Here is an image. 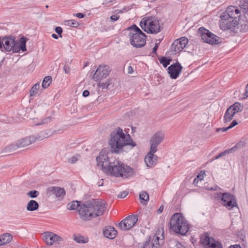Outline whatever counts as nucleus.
Returning a JSON list of instances; mask_svg holds the SVG:
<instances>
[{
  "label": "nucleus",
  "mask_w": 248,
  "mask_h": 248,
  "mask_svg": "<svg viewBox=\"0 0 248 248\" xmlns=\"http://www.w3.org/2000/svg\"><path fill=\"white\" fill-rule=\"evenodd\" d=\"M108 155L101 152L96 157L97 165L104 172L117 177L127 178L133 174L134 170L130 166L110 158Z\"/></svg>",
  "instance_id": "f257e3e1"
},
{
  "label": "nucleus",
  "mask_w": 248,
  "mask_h": 248,
  "mask_svg": "<svg viewBox=\"0 0 248 248\" xmlns=\"http://www.w3.org/2000/svg\"><path fill=\"white\" fill-rule=\"evenodd\" d=\"M109 144L111 151L115 153H120L125 146L129 145L132 147L136 146L129 134H125L120 127L117 128L116 131L111 133Z\"/></svg>",
  "instance_id": "f03ea898"
},
{
  "label": "nucleus",
  "mask_w": 248,
  "mask_h": 248,
  "mask_svg": "<svg viewBox=\"0 0 248 248\" xmlns=\"http://www.w3.org/2000/svg\"><path fill=\"white\" fill-rule=\"evenodd\" d=\"M170 226L172 230L182 235H185L189 229L187 220L181 213H175L170 219Z\"/></svg>",
  "instance_id": "7ed1b4c3"
},
{
  "label": "nucleus",
  "mask_w": 248,
  "mask_h": 248,
  "mask_svg": "<svg viewBox=\"0 0 248 248\" xmlns=\"http://www.w3.org/2000/svg\"><path fill=\"white\" fill-rule=\"evenodd\" d=\"M127 29L130 31L129 37L131 45L138 48L146 44V35L136 25H133Z\"/></svg>",
  "instance_id": "20e7f679"
},
{
  "label": "nucleus",
  "mask_w": 248,
  "mask_h": 248,
  "mask_svg": "<svg viewBox=\"0 0 248 248\" xmlns=\"http://www.w3.org/2000/svg\"><path fill=\"white\" fill-rule=\"evenodd\" d=\"M140 26L148 33L156 34L160 31L159 21L153 16L142 18L140 22Z\"/></svg>",
  "instance_id": "39448f33"
},
{
  "label": "nucleus",
  "mask_w": 248,
  "mask_h": 248,
  "mask_svg": "<svg viewBox=\"0 0 248 248\" xmlns=\"http://www.w3.org/2000/svg\"><path fill=\"white\" fill-rule=\"evenodd\" d=\"M241 7L234 6H230L227 7L226 11L222 13L220 17L221 19H226L229 18L233 21L234 24H238L239 20L242 17V11Z\"/></svg>",
  "instance_id": "423d86ee"
},
{
  "label": "nucleus",
  "mask_w": 248,
  "mask_h": 248,
  "mask_svg": "<svg viewBox=\"0 0 248 248\" xmlns=\"http://www.w3.org/2000/svg\"><path fill=\"white\" fill-rule=\"evenodd\" d=\"M48 137V134L46 132L42 131L37 136L32 135L18 140L16 142V144L12 145V146H16L17 148L25 147L34 142L37 140H42Z\"/></svg>",
  "instance_id": "0eeeda50"
},
{
  "label": "nucleus",
  "mask_w": 248,
  "mask_h": 248,
  "mask_svg": "<svg viewBox=\"0 0 248 248\" xmlns=\"http://www.w3.org/2000/svg\"><path fill=\"white\" fill-rule=\"evenodd\" d=\"M93 213V217L102 215L106 211V202L100 199H93L88 201Z\"/></svg>",
  "instance_id": "6e6552de"
},
{
  "label": "nucleus",
  "mask_w": 248,
  "mask_h": 248,
  "mask_svg": "<svg viewBox=\"0 0 248 248\" xmlns=\"http://www.w3.org/2000/svg\"><path fill=\"white\" fill-rule=\"evenodd\" d=\"M198 32L203 41L210 44H217L220 43V38L204 27H200Z\"/></svg>",
  "instance_id": "1a4fd4ad"
},
{
  "label": "nucleus",
  "mask_w": 248,
  "mask_h": 248,
  "mask_svg": "<svg viewBox=\"0 0 248 248\" xmlns=\"http://www.w3.org/2000/svg\"><path fill=\"white\" fill-rule=\"evenodd\" d=\"M216 197L220 199L222 202V204L228 210L232 209L234 207H237V204L234 196L229 193H217Z\"/></svg>",
  "instance_id": "9d476101"
},
{
  "label": "nucleus",
  "mask_w": 248,
  "mask_h": 248,
  "mask_svg": "<svg viewBox=\"0 0 248 248\" xmlns=\"http://www.w3.org/2000/svg\"><path fill=\"white\" fill-rule=\"evenodd\" d=\"M200 242L204 248H223L221 242L208 235H202Z\"/></svg>",
  "instance_id": "9b49d317"
},
{
  "label": "nucleus",
  "mask_w": 248,
  "mask_h": 248,
  "mask_svg": "<svg viewBox=\"0 0 248 248\" xmlns=\"http://www.w3.org/2000/svg\"><path fill=\"white\" fill-rule=\"evenodd\" d=\"M138 220L137 215H130L121 221L119 223L118 226L122 230H128L135 226Z\"/></svg>",
  "instance_id": "f8f14e48"
},
{
  "label": "nucleus",
  "mask_w": 248,
  "mask_h": 248,
  "mask_svg": "<svg viewBox=\"0 0 248 248\" xmlns=\"http://www.w3.org/2000/svg\"><path fill=\"white\" fill-rule=\"evenodd\" d=\"M43 240L47 245L49 246L60 244L63 241L62 237L51 232H46L44 233Z\"/></svg>",
  "instance_id": "ddd939ff"
},
{
  "label": "nucleus",
  "mask_w": 248,
  "mask_h": 248,
  "mask_svg": "<svg viewBox=\"0 0 248 248\" xmlns=\"http://www.w3.org/2000/svg\"><path fill=\"white\" fill-rule=\"evenodd\" d=\"M1 45L2 49L1 50L2 52H10L12 51L13 52L15 53V46L16 45L15 38L9 36L2 38Z\"/></svg>",
  "instance_id": "4468645a"
},
{
  "label": "nucleus",
  "mask_w": 248,
  "mask_h": 248,
  "mask_svg": "<svg viewBox=\"0 0 248 248\" xmlns=\"http://www.w3.org/2000/svg\"><path fill=\"white\" fill-rule=\"evenodd\" d=\"M110 71L109 67L108 65H100L94 73L93 78L94 81H97L107 77Z\"/></svg>",
  "instance_id": "2eb2a0df"
},
{
  "label": "nucleus",
  "mask_w": 248,
  "mask_h": 248,
  "mask_svg": "<svg viewBox=\"0 0 248 248\" xmlns=\"http://www.w3.org/2000/svg\"><path fill=\"white\" fill-rule=\"evenodd\" d=\"M91 210L89 202L82 205L78 210L80 218L84 220H89L93 218V213Z\"/></svg>",
  "instance_id": "dca6fc26"
},
{
  "label": "nucleus",
  "mask_w": 248,
  "mask_h": 248,
  "mask_svg": "<svg viewBox=\"0 0 248 248\" xmlns=\"http://www.w3.org/2000/svg\"><path fill=\"white\" fill-rule=\"evenodd\" d=\"M188 42V39L186 37H182L175 40L171 46V49L175 53L180 52L186 46Z\"/></svg>",
  "instance_id": "f3484780"
},
{
  "label": "nucleus",
  "mask_w": 248,
  "mask_h": 248,
  "mask_svg": "<svg viewBox=\"0 0 248 248\" xmlns=\"http://www.w3.org/2000/svg\"><path fill=\"white\" fill-rule=\"evenodd\" d=\"M164 138V134L162 132H157L153 136L150 140L152 152H156L158 145L161 142Z\"/></svg>",
  "instance_id": "a211bd4d"
},
{
  "label": "nucleus",
  "mask_w": 248,
  "mask_h": 248,
  "mask_svg": "<svg viewBox=\"0 0 248 248\" xmlns=\"http://www.w3.org/2000/svg\"><path fill=\"white\" fill-rule=\"evenodd\" d=\"M182 66L179 63L170 65L168 68V73L172 79H176L182 72Z\"/></svg>",
  "instance_id": "6ab92c4d"
},
{
  "label": "nucleus",
  "mask_w": 248,
  "mask_h": 248,
  "mask_svg": "<svg viewBox=\"0 0 248 248\" xmlns=\"http://www.w3.org/2000/svg\"><path fill=\"white\" fill-rule=\"evenodd\" d=\"M47 192L50 195H55L56 198L62 199L65 194V191L63 188L58 186H50L47 189Z\"/></svg>",
  "instance_id": "aec40b11"
},
{
  "label": "nucleus",
  "mask_w": 248,
  "mask_h": 248,
  "mask_svg": "<svg viewBox=\"0 0 248 248\" xmlns=\"http://www.w3.org/2000/svg\"><path fill=\"white\" fill-rule=\"evenodd\" d=\"M164 232L158 231L154 236L152 248H160L164 243Z\"/></svg>",
  "instance_id": "412c9836"
},
{
  "label": "nucleus",
  "mask_w": 248,
  "mask_h": 248,
  "mask_svg": "<svg viewBox=\"0 0 248 248\" xmlns=\"http://www.w3.org/2000/svg\"><path fill=\"white\" fill-rule=\"evenodd\" d=\"M155 153L152 152V150L150 149L149 153L145 156L144 161L147 166L152 167L156 163L157 156L154 155Z\"/></svg>",
  "instance_id": "4be33fe9"
},
{
  "label": "nucleus",
  "mask_w": 248,
  "mask_h": 248,
  "mask_svg": "<svg viewBox=\"0 0 248 248\" xmlns=\"http://www.w3.org/2000/svg\"><path fill=\"white\" fill-rule=\"evenodd\" d=\"M233 23V21L232 20L227 18L226 19H222V21L219 22V26L223 30H231L237 25Z\"/></svg>",
  "instance_id": "5701e85b"
},
{
  "label": "nucleus",
  "mask_w": 248,
  "mask_h": 248,
  "mask_svg": "<svg viewBox=\"0 0 248 248\" xmlns=\"http://www.w3.org/2000/svg\"><path fill=\"white\" fill-rule=\"evenodd\" d=\"M27 39L25 37H22L20 38L19 42L16 41V45L15 46V53H18L20 50L23 52L26 51V43Z\"/></svg>",
  "instance_id": "b1692460"
},
{
  "label": "nucleus",
  "mask_w": 248,
  "mask_h": 248,
  "mask_svg": "<svg viewBox=\"0 0 248 248\" xmlns=\"http://www.w3.org/2000/svg\"><path fill=\"white\" fill-rule=\"evenodd\" d=\"M117 231L111 226H107L105 228L103 233L104 236L109 239H112L115 237L117 235Z\"/></svg>",
  "instance_id": "393cba45"
},
{
  "label": "nucleus",
  "mask_w": 248,
  "mask_h": 248,
  "mask_svg": "<svg viewBox=\"0 0 248 248\" xmlns=\"http://www.w3.org/2000/svg\"><path fill=\"white\" fill-rule=\"evenodd\" d=\"M238 28L242 31L245 32L248 30V21L241 17L238 22Z\"/></svg>",
  "instance_id": "a878e982"
},
{
  "label": "nucleus",
  "mask_w": 248,
  "mask_h": 248,
  "mask_svg": "<svg viewBox=\"0 0 248 248\" xmlns=\"http://www.w3.org/2000/svg\"><path fill=\"white\" fill-rule=\"evenodd\" d=\"M12 236L8 233H5L0 236V246L6 244L12 241Z\"/></svg>",
  "instance_id": "bb28decb"
},
{
  "label": "nucleus",
  "mask_w": 248,
  "mask_h": 248,
  "mask_svg": "<svg viewBox=\"0 0 248 248\" xmlns=\"http://www.w3.org/2000/svg\"><path fill=\"white\" fill-rule=\"evenodd\" d=\"M73 240L78 243L85 244L89 241L88 238L80 234H74Z\"/></svg>",
  "instance_id": "cd10ccee"
},
{
  "label": "nucleus",
  "mask_w": 248,
  "mask_h": 248,
  "mask_svg": "<svg viewBox=\"0 0 248 248\" xmlns=\"http://www.w3.org/2000/svg\"><path fill=\"white\" fill-rule=\"evenodd\" d=\"M39 207L38 202L34 200H31L27 206V210L30 211H33L37 210Z\"/></svg>",
  "instance_id": "c85d7f7f"
},
{
  "label": "nucleus",
  "mask_w": 248,
  "mask_h": 248,
  "mask_svg": "<svg viewBox=\"0 0 248 248\" xmlns=\"http://www.w3.org/2000/svg\"><path fill=\"white\" fill-rule=\"evenodd\" d=\"M229 109H232L236 113L241 112L243 109V105L238 102H235L233 105H231L229 108Z\"/></svg>",
  "instance_id": "c756f323"
},
{
  "label": "nucleus",
  "mask_w": 248,
  "mask_h": 248,
  "mask_svg": "<svg viewBox=\"0 0 248 248\" xmlns=\"http://www.w3.org/2000/svg\"><path fill=\"white\" fill-rule=\"evenodd\" d=\"M139 198L141 203H145V202H148L149 200V194L146 191H142L140 193V194Z\"/></svg>",
  "instance_id": "7c9ffc66"
},
{
  "label": "nucleus",
  "mask_w": 248,
  "mask_h": 248,
  "mask_svg": "<svg viewBox=\"0 0 248 248\" xmlns=\"http://www.w3.org/2000/svg\"><path fill=\"white\" fill-rule=\"evenodd\" d=\"M52 78L50 76L46 77L43 81L42 86L43 88H47L51 83Z\"/></svg>",
  "instance_id": "2f4dec72"
},
{
  "label": "nucleus",
  "mask_w": 248,
  "mask_h": 248,
  "mask_svg": "<svg viewBox=\"0 0 248 248\" xmlns=\"http://www.w3.org/2000/svg\"><path fill=\"white\" fill-rule=\"evenodd\" d=\"M64 25L70 27L76 28L79 26V23L74 20H67L64 22Z\"/></svg>",
  "instance_id": "473e14b6"
},
{
  "label": "nucleus",
  "mask_w": 248,
  "mask_h": 248,
  "mask_svg": "<svg viewBox=\"0 0 248 248\" xmlns=\"http://www.w3.org/2000/svg\"><path fill=\"white\" fill-rule=\"evenodd\" d=\"M80 206V203L79 202L76 201H73L70 202L67 205V209L70 210H73L76 209L78 207Z\"/></svg>",
  "instance_id": "72a5a7b5"
},
{
  "label": "nucleus",
  "mask_w": 248,
  "mask_h": 248,
  "mask_svg": "<svg viewBox=\"0 0 248 248\" xmlns=\"http://www.w3.org/2000/svg\"><path fill=\"white\" fill-rule=\"evenodd\" d=\"M170 248H186L184 246L176 240H173L170 242Z\"/></svg>",
  "instance_id": "f704fd0d"
},
{
  "label": "nucleus",
  "mask_w": 248,
  "mask_h": 248,
  "mask_svg": "<svg viewBox=\"0 0 248 248\" xmlns=\"http://www.w3.org/2000/svg\"><path fill=\"white\" fill-rule=\"evenodd\" d=\"M235 148V147H234L231 149H230V150H225V151L222 152V153H220L219 155H217L214 158L212 159L211 160V161L214 160H215V159H217L224 155H226L228 154H229L230 153H232V151L234 150V149Z\"/></svg>",
  "instance_id": "c9c22d12"
},
{
  "label": "nucleus",
  "mask_w": 248,
  "mask_h": 248,
  "mask_svg": "<svg viewBox=\"0 0 248 248\" xmlns=\"http://www.w3.org/2000/svg\"><path fill=\"white\" fill-rule=\"evenodd\" d=\"M231 109H229L227 108V110L226 111L224 116V123H228L230 122L232 119L233 117L232 116V115L229 113L230 110Z\"/></svg>",
  "instance_id": "e433bc0d"
},
{
  "label": "nucleus",
  "mask_w": 248,
  "mask_h": 248,
  "mask_svg": "<svg viewBox=\"0 0 248 248\" xmlns=\"http://www.w3.org/2000/svg\"><path fill=\"white\" fill-rule=\"evenodd\" d=\"M40 87V85L36 83L33 85L30 91V96H33L37 93V90Z\"/></svg>",
  "instance_id": "4c0bfd02"
},
{
  "label": "nucleus",
  "mask_w": 248,
  "mask_h": 248,
  "mask_svg": "<svg viewBox=\"0 0 248 248\" xmlns=\"http://www.w3.org/2000/svg\"><path fill=\"white\" fill-rule=\"evenodd\" d=\"M170 59H168L166 57H163L159 59L160 62L163 65V66L166 68L170 63Z\"/></svg>",
  "instance_id": "58836bf2"
},
{
  "label": "nucleus",
  "mask_w": 248,
  "mask_h": 248,
  "mask_svg": "<svg viewBox=\"0 0 248 248\" xmlns=\"http://www.w3.org/2000/svg\"><path fill=\"white\" fill-rule=\"evenodd\" d=\"M242 9L245 10V12L248 15V0H243V2L241 4Z\"/></svg>",
  "instance_id": "ea45409f"
},
{
  "label": "nucleus",
  "mask_w": 248,
  "mask_h": 248,
  "mask_svg": "<svg viewBox=\"0 0 248 248\" xmlns=\"http://www.w3.org/2000/svg\"><path fill=\"white\" fill-rule=\"evenodd\" d=\"M38 195L39 192L36 190L31 191L28 193V195L32 198H36Z\"/></svg>",
  "instance_id": "a19ab883"
},
{
  "label": "nucleus",
  "mask_w": 248,
  "mask_h": 248,
  "mask_svg": "<svg viewBox=\"0 0 248 248\" xmlns=\"http://www.w3.org/2000/svg\"><path fill=\"white\" fill-rule=\"evenodd\" d=\"M51 120L52 118L50 116H48L46 118L42 119L41 122L40 123H39L38 125L48 124L51 122Z\"/></svg>",
  "instance_id": "79ce46f5"
},
{
  "label": "nucleus",
  "mask_w": 248,
  "mask_h": 248,
  "mask_svg": "<svg viewBox=\"0 0 248 248\" xmlns=\"http://www.w3.org/2000/svg\"><path fill=\"white\" fill-rule=\"evenodd\" d=\"M109 85V84L108 82H102L98 84V86L102 87L103 89H107Z\"/></svg>",
  "instance_id": "37998d69"
},
{
  "label": "nucleus",
  "mask_w": 248,
  "mask_h": 248,
  "mask_svg": "<svg viewBox=\"0 0 248 248\" xmlns=\"http://www.w3.org/2000/svg\"><path fill=\"white\" fill-rule=\"evenodd\" d=\"M150 243V239H148V240H146L143 245L140 246V244H139V248H146L147 247Z\"/></svg>",
  "instance_id": "c03bdc74"
},
{
  "label": "nucleus",
  "mask_w": 248,
  "mask_h": 248,
  "mask_svg": "<svg viewBox=\"0 0 248 248\" xmlns=\"http://www.w3.org/2000/svg\"><path fill=\"white\" fill-rule=\"evenodd\" d=\"M55 31L60 36V37H62V29L60 27H57L55 28Z\"/></svg>",
  "instance_id": "a18cd8bd"
},
{
  "label": "nucleus",
  "mask_w": 248,
  "mask_h": 248,
  "mask_svg": "<svg viewBox=\"0 0 248 248\" xmlns=\"http://www.w3.org/2000/svg\"><path fill=\"white\" fill-rule=\"evenodd\" d=\"M159 45V43H156L154 47L152 49V53L155 54H156V51L158 49V46Z\"/></svg>",
  "instance_id": "49530a36"
},
{
  "label": "nucleus",
  "mask_w": 248,
  "mask_h": 248,
  "mask_svg": "<svg viewBox=\"0 0 248 248\" xmlns=\"http://www.w3.org/2000/svg\"><path fill=\"white\" fill-rule=\"evenodd\" d=\"M128 194L126 191H123L120 194L118 195V197L120 198H124Z\"/></svg>",
  "instance_id": "de8ad7c7"
},
{
  "label": "nucleus",
  "mask_w": 248,
  "mask_h": 248,
  "mask_svg": "<svg viewBox=\"0 0 248 248\" xmlns=\"http://www.w3.org/2000/svg\"><path fill=\"white\" fill-rule=\"evenodd\" d=\"M63 70L65 73L69 74L70 71V68L68 65H65L63 66Z\"/></svg>",
  "instance_id": "09e8293b"
},
{
  "label": "nucleus",
  "mask_w": 248,
  "mask_h": 248,
  "mask_svg": "<svg viewBox=\"0 0 248 248\" xmlns=\"http://www.w3.org/2000/svg\"><path fill=\"white\" fill-rule=\"evenodd\" d=\"M119 18V16L117 15H112L110 16V18L111 21H117Z\"/></svg>",
  "instance_id": "8fccbe9b"
},
{
  "label": "nucleus",
  "mask_w": 248,
  "mask_h": 248,
  "mask_svg": "<svg viewBox=\"0 0 248 248\" xmlns=\"http://www.w3.org/2000/svg\"><path fill=\"white\" fill-rule=\"evenodd\" d=\"M238 124V123L236 122V120H233L230 124V125L229 126V128L231 129L234 127V126Z\"/></svg>",
  "instance_id": "3c124183"
},
{
  "label": "nucleus",
  "mask_w": 248,
  "mask_h": 248,
  "mask_svg": "<svg viewBox=\"0 0 248 248\" xmlns=\"http://www.w3.org/2000/svg\"><path fill=\"white\" fill-rule=\"evenodd\" d=\"M229 129H230V128H229V126H228L227 127H223L222 128H217V131L218 132V131H221L222 132H226V131H227Z\"/></svg>",
  "instance_id": "603ef678"
},
{
  "label": "nucleus",
  "mask_w": 248,
  "mask_h": 248,
  "mask_svg": "<svg viewBox=\"0 0 248 248\" xmlns=\"http://www.w3.org/2000/svg\"><path fill=\"white\" fill-rule=\"evenodd\" d=\"M134 69L131 66H129L127 69V73L129 74H131L133 73Z\"/></svg>",
  "instance_id": "864d4df0"
},
{
  "label": "nucleus",
  "mask_w": 248,
  "mask_h": 248,
  "mask_svg": "<svg viewBox=\"0 0 248 248\" xmlns=\"http://www.w3.org/2000/svg\"><path fill=\"white\" fill-rule=\"evenodd\" d=\"M202 176L198 175L196 178L194 179L193 183L195 184L196 183H198L199 180H202Z\"/></svg>",
  "instance_id": "5fc2aeb1"
},
{
  "label": "nucleus",
  "mask_w": 248,
  "mask_h": 248,
  "mask_svg": "<svg viewBox=\"0 0 248 248\" xmlns=\"http://www.w3.org/2000/svg\"><path fill=\"white\" fill-rule=\"evenodd\" d=\"M77 161V158L76 156H73L69 159V162L71 163H75Z\"/></svg>",
  "instance_id": "6e6d98bb"
},
{
  "label": "nucleus",
  "mask_w": 248,
  "mask_h": 248,
  "mask_svg": "<svg viewBox=\"0 0 248 248\" xmlns=\"http://www.w3.org/2000/svg\"><path fill=\"white\" fill-rule=\"evenodd\" d=\"M90 93L88 90H85L82 93V95L84 97H87L89 95Z\"/></svg>",
  "instance_id": "4d7b16f0"
},
{
  "label": "nucleus",
  "mask_w": 248,
  "mask_h": 248,
  "mask_svg": "<svg viewBox=\"0 0 248 248\" xmlns=\"http://www.w3.org/2000/svg\"><path fill=\"white\" fill-rule=\"evenodd\" d=\"M76 16L79 18H82L84 17V15L82 13H78L76 14Z\"/></svg>",
  "instance_id": "13d9d810"
},
{
  "label": "nucleus",
  "mask_w": 248,
  "mask_h": 248,
  "mask_svg": "<svg viewBox=\"0 0 248 248\" xmlns=\"http://www.w3.org/2000/svg\"><path fill=\"white\" fill-rule=\"evenodd\" d=\"M164 209V206L163 205H161L158 210L157 211V214H160L162 212L163 210Z\"/></svg>",
  "instance_id": "bf43d9fd"
},
{
  "label": "nucleus",
  "mask_w": 248,
  "mask_h": 248,
  "mask_svg": "<svg viewBox=\"0 0 248 248\" xmlns=\"http://www.w3.org/2000/svg\"><path fill=\"white\" fill-rule=\"evenodd\" d=\"M229 248H241V246L239 245H233L231 246Z\"/></svg>",
  "instance_id": "052dcab7"
},
{
  "label": "nucleus",
  "mask_w": 248,
  "mask_h": 248,
  "mask_svg": "<svg viewBox=\"0 0 248 248\" xmlns=\"http://www.w3.org/2000/svg\"><path fill=\"white\" fill-rule=\"evenodd\" d=\"M245 95H246V96L247 97H248V84L247 85V86L246 87Z\"/></svg>",
  "instance_id": "680f3d73"
},
{
  "label": "nucleus",
  "mask_w": 248,
  "mask_h": 248,
  "mask_svg": "<svg viewBox=\"0 0 248 248\" xmlns=\"http://www.w3.org/2000/svg\"><path fill=\"white\" fill-rule=\"evenodd\" d=\"M112 1V0H109V1H108L107 0H105L103 2V4H108V3L111 2Z\"/></svg>",
  "instance_id": "e2e57ef3"
},
{
  "label": "nucleus",
  "mask_w": 248,
  "mask_h": 248,
  "mask_svg": "<svg viewBox=\"0 0 248 248\" xmlns=\"http://www.w3.org/2000/svg\"><path fill=\"white\" fill-rule=\"evenodd\" d=\"M229 113L232 115V117H233L234 114H236V113L232 109L230 110Z\"/></svg>",
  "instance_id": "0e129e2a"
},
{
  "label": "nucleus",
  "mask_w": 248,
  "mask_h": 248,
  "mask_svg": "<svg viewBox=\"0 0 248 248\" xmlns=\"http://www.w3.org/2000/svg\"><path fill=\"white\" fill-rule=\"evenodd\" d=\"M52 37L55 39H58V36L57 35H56V34H52Z\"/></svg>",
  "instance_id": "69168bd1"
},
{
  "label": "nucleus",
  "mask_w": 248,
  "mask_h": 248,
  "mask_svg": "<svg viewBox=\"0 0 248 248\" xmlns=\"http://www.w3.org/2000/svg\"><path fill=\"white\" fill-rule=\"evenodd\" d=\"M1 37H0V50H2V45H1Z\"/></svg>",
  "instance_id": "338daca9"
},
{
  "label": "nucleus",
  "mask_w": 248,
  "mask_h": 248,
  "mask_svg": "<svg viewBox=\"0 0 248 248\" xmlns=\"http://www.w3.org/2000/svg\"><path fill=\"white\" fill-rule=\"evenodd\" d=\"M103 185V184L102 183L101 184H99L98 186H102Z\"/></svg>",
  "instance_id": "774afa93"
}]
</instances>
